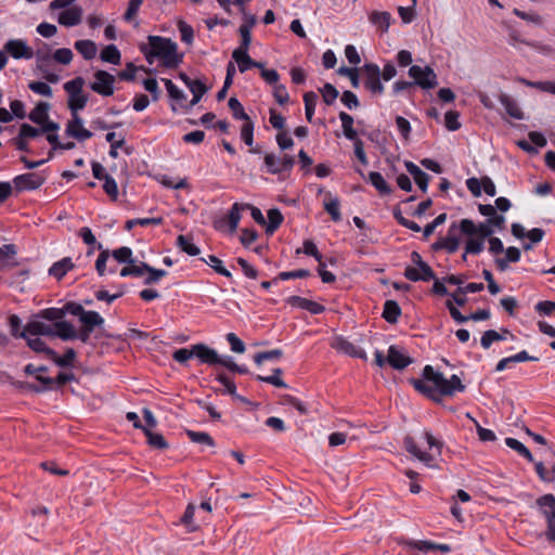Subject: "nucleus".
<instances>
[{
	"label": "nucleus",
	"mask_w": 555,
	"mask_h": 555,
	"mask_svg": "<svg viewBox=\"0 0 555 555\" xmlns=\"http://www.w3.org/2000/svg\"><path fill=\"white\" fill-rule=\"evenodd\" d=\"M139 49L150 65L158 60L166 68H177L183 62V54L178 52V44L170 38L150 35L147 42L141 43Z\"/></svg>",
	"instance_id": "1"
},
{
	"label": "nucleus",
	"mask_w": 555,
	"mask_h": 555,
	"mask_svg": "<svg viewBox=\"0 0 555 555\" xmlns=\"http://www.w3.org/2000/svg\"><path fill=\"white\" fill-rule=\"evenodd\" d=\"M85 79L77 76L72 80L64 83L63 88L68 94V108L72 115H78V112L83 109L88 103V96L82 93Z\"/></svg>",
	"instance_id": "2"
},
{
	"label": "nucleus",
	"mask_w": 555,
	"mask_h": 555,
	"mask_svg": "<svg viewBox=\"0 0 555 555\" xmlns=\"http://www.w3.org/2000/svg\"><path fill=\"white\" fill-rule=\"evenodd\" d=\"M338 117L341 121V128L345 138L353 143V152L356 157L363 166H367L369 160L364 152L363 141L359 139L358 132L353 128V117L346 112H340Z\"/></svg>",
	"instance_id": "3"
},
{
	"label": "nucleus",
	"mask_w": 555,
	"mask_h": 555,
	"mask_svg": "<svg viewBox=\"0 0 555 555\" xmlns=\"http://www.w3.org/2000/svg\"><path fill=\"white\" fill-rule=\"evenodd\" d=\"M535 505L546 522L544 532L546 540L555 543V495L552 493L543 494L537 499Z\"/></svg>",
	"instance_id": "4"
},
{
	"label": "nucleus",
	"mask_w": 555,
	"mask_h": 555,
	"mask_svg": "<svg viewBox=\"0 0 555 555\" xmlns=\"http://www.w3.org/2000/svg\"><path fill=\"white\" fill-rule=\"evenodd\" d=\"M363 85L372 94L382 95L384 86L382 83V70L375 63H365L362 68Z\"/></svg>",
	"instance_id": "5"
},
{
	"label": "nucleus",
	"mask_w": 555,
	"mask_h": 555,
	"mask_svg": "<svg viewBox=\"0 0 555 555\" xmlns=\"http://www.w3.org/2000/svg\"><path fill=\"white\" fill-rule=\"evenodd\" d=\"M408 73L413 78L414 86L424 90L434 89L438 85L437 75L430 66L411 65Z\"/></svg>",
	"instance_id": "6"
},
{
	"label": "nucleus",
	"mask_w": 555,
	"mask_h": 555,
	"mask_svg": "<svg viewBox=\"0 0 555 555\" xmlns=\"http://www.w3.org/2000/svg\"><path fill=\"white\" fill-rule=\"evenodd\" d=\"M115 76L111 73L98 69L93 74V81L89 83V88L101 96H111L115 92Z\"/></svg>",
	"instance_id": "7"
},
{
	"label": "nucleus",
	"mask_w": 555,
	"mask_h": 555,
	"mask_svg": "<svg viewBox=\"0 0 555 555\" xmlns=\"http://www.w3.org/2000/svg\"><path fill=\"white\" fill-rule=\"evenodd\" d=\"M242 207L243 206H241L240 203H234L227 216L215 220V229L220 232H228L229 234H233L236 231L242 218Z\"/></svg>",
	"instance_id": "8"
},
{
	"label": "nucleus",
	"mask_w": 555,
	"mask_h": 555,
	"mask_svg": "<svg viewBox=\"0 0 555 555\" xmlns=\"http://www.w3.org/2000/svg\"><path fill=\"white\" fill-rule=\"evenodd\" d=\"M41 172H29L14 177L13 184L17 192L35 191L46 182Z\"/></svg>",
	"instance_id": "9"
},
{
	"label": "nucleus",
	"mask_w": 555,
	"mask_h": 555,
	"mask_svg": "<svg viewBox=\"0 0 555 555\" xmlns=\"http://www.w3.org/2000/svg\"><path fill=\"white\" fill-rule=\"evenodd\" d=\"M54 330V323L50 324L46 320H42L38 318V314L36 318L31 321H29L24 330L20 333L21 338H28V336H47V337H53Z\"/></svg>",
	"instance_id": "10"
},
{
	"label": "nucleus",
	"mask_w": 555,
	"mask_h": 555,
	"mask_svg": "<svg viewBox=\"0 0 555 555\" xmlns=\"http://www.w3.org/2000/svg\"><path fill=\"white\" fill-rule=\"evenodd\" d=\"M264 165L268 172L279 175L283 171H289L295 165V158L287 154L280 157L273 153H268L264 156Z\"/></svg>",
	"instance_id": "11"
},
{
	"label": "nucleus",
	"mask_w": 555,
	"mask_h": 555,
	"mask_svg": "<svg viewBox=\"0 0 555 555\" xmlns=\"http://www.w3.org/2000/svg\"><path fill=\"white\" fill-rule=\"evenodd\" d=\"M3 49L14 60H30L34 57V50L24 39H9Z\"/></svg>",
	"instance_id": "12"
},
{
	"label": "nucleus",
	"mask_w": 555,
	"mask_h": 555,
	"mask_svg": "<svg viewBox=\"0 0 555 555\" xmlns=\"http://www.w3.org/2000/svg\"><path fill=\"white\" fill-rule=\"evenodd\" d=\"M462 233L467 236L479 235V238L483 240L491 237L494 230L491 228L488 220L476 224L470 219H462Z\"/></svg>",
	"instance_id": "13"
},
{
	"label": "nucleus",
	"mask_w": 555,
	"mask_h": 555,
	"mask_svg": "<svg viewBox=\"0 0 555 555\" xmlns=\"http://www.w3.org/2000/svg\"><path fill=\"white\" fill-rule=\"evenodd\" d=\"M65 133L79 142H83L93 135L90 130L83 127V119L79 115H72L66 124Z\"/></svg>",
	"instance_id": "14"
},
{
	"label": "nucleus",
	"mask_w": 555,
	"mask_h": 555,
	"mask_svg": "<svg viewBox=\"0 0 555 555\" xmlns=\"http://www.w3.org/2000/svg\"><path fill=\"white\" fill-rule=\"evenodd\" d=\"M179 79L183 81V83L188 87V89L193 94V98L191 102L189 103V106H185V109H191L193 106H195L203 95L207 92V87L205 83L198 79H191L185 73L179 74Z\"/></svg>",
	"instance_id": "15"
},
{
	"label": "nucleus",
	"mask_w": 555,
	"mask_h": 555,
	"mask_svg": "<svg viewBox=\"0 0 555 555\" xmlns=\"http://www.w3.org/2000/svg\"><path fill=\"white\" fill-rule=\"evenodd\" d=\"M285 302L291 307L306 310L314 315L321 314L325 311V307L323 305L297 295L289 296L286 298Z\"/></svg>",
	"instance_id": "16"
},
{
	"label": "nucleus",
	"mask_w": 555,
	"mask_h": 555,
	"mask_svg": "<svg viewBox=\"0 0 555 555\" xmlns=\"http://www.w3.org/2000/svg\"><path fill=\"white\" fill-rule=\"evenodd\" d=\"M194 358H196L201 364H207L209 366H215L220 362L217 350L202 343L194 345Z\"/></svg>",
	"instance_id": "17"
},
{
	"label": "nucleus",
	"mask_w": 555,
	"mask_h": 555,
	"mask_svg": "<svg viewBox=\"0 0 555 555\" xmlns=\"http://www.w3.org/2000/svg\"><path fill=\"white\" fill-rule=\"evenodd\" d=\"M387 363L395 370H403L412 363V359L403 352V349L391 345L388 348Z\"/></svg>",
	"instance_id": "18"
},
{
	"label": "nucleus",
	"mask_w": 555,
	"mask_h": 555,
	"mask_svg": "<svg viewBox=\"0 0 555 555\" xmlns=\"http://www.w3.org/2000/svg\"><path fill=\"white\" fill-rule=\"evenodd\" d=\"M528 137L529 141L519 140L517 142V146L530 155L538 154V147H543L547 143L545 137L541 132L531 131L529 132Z\"/></svg>",
	"instance_id": "19"
},
{
	"label": "nucleus",
	"mask_w": 555,
	"mask_h": 555,
	"mask_svg": "<svg viewBox=\"0 0 555 555\" xmlns=\"http://www.w3.org/2000/svg\"><path fill=\"white\" fill-rule=\"evenodd\" d=\"M83 10L79 5L70 7L60 12L57 22L65 27H73L81 23Z\"/></svg>",
	"instance_id": "20"
},
{
	"label": "nucleus",
	"mask_w": 555,
	"mask_h": 555,
	"mask_svg": "<svg viewBox=\"0 0 555 555\" xmlns=\"http://www.w3.org/2000/svg\"><path fill=\"white\" fill-rule=\"evenodd\" d=\"M465 386L462 384L461 378L453 374L449 379L442 375V384L438 383L436 391L442 396H453L455 392L464 391Z\"/></svg>",
	"instance_id": "21"
},
{
	"label": "nucleus",
	"mask_w": 555,
	"mask_h": 555,
	"mask_svg": "<svg viewBox=\"0 0 555 555\" xmlns=\"http://www.w3.org/2000/svg\"><path fill=\"white\" fill-rule=\"evenodd\" d=\"M162 81L166 87L170 100L175 102V104H171V109L173 112L177 111L176 104L182 108L189 106V104H186V94L180 88H178V86H176L170 79L167 78H163Z\"/></svg>",
	"instance_id": "22"
},
{
	"label": "nucleus",
	"mask_w": 555,
	"mask_h": 555,
	"mask_svg": "<svg viewBox=\"0 0 555 555\" xmlns=\"http://www.w3.org/2000/svg\"><path fill=\"white\" fill-rule=\"evenodd\" d=\"M404 447L410 454H412L418 461L424 463L427 467H433L434 455L428 452L422 451L416 444L414 438L406 436L404 438Z\"/></svg>",
	"instance_id": "23"
},
{
	"label": "nucleus",
	"mask_w": 555,
	"mask_h": 555,
	"mask_svg": "<svg viewBox=\"0 0 555 555\" xmlns=\"http://www.w3.org/2000/svg\"><path fill=\"white\" fill-rule=\"evenodd\" d=\"M499 101L503 105L506 114L516 120H522L525 115L518 105L517 101L514 100L506 93H501L499 95Z\"/></svg>",
	"instance_id": "24"
},
{
	"label": "nucleus",
	"mask_w": 555,
	"mask_h": 555,
	"mask_svg": "<svg viewBox=\"0 0 555 555\" xmlns=\"http://www.w3.org/2000/svg\"><path fill=\"white\" fill-rule=\"evenodd\" d=\"M526 361L537 362V361H539V358L530 356L526 350H521V351L517 352L516 354L501 359L496 363L495 372L504 371L511 363H519V362H526Z\"/></svg>",
	"instance_id": "25"
},
{
	"label": "nucleus",
	"mask_w": 555,
	"mask_h": 555,
	"mask_svg": "<svg viewBox=\"0 0 555 555\" xmlns=\"http://www.w3.org/2000/svg\"><path fill=\"white\" fill-rule=\"evenodd\" d=\"M53 337H57L64 341L76 340V328L65 320L54 323Z\"/></svg>",
	"instance_id": "26"
},
{
	"label": "nucleus",
	"mask_w": 555,
	"mask_h": 555,
	"mask_svg": "<svg viewBox=\"0 0 555 555\" xmlns=\"http://www.w3.org/2000/svg\"><path fill=\"white\" fill-rule=\"evenodd\" d=\"M405 168L408 172L413 177L415 183L418 185V188L426 192L428 189V182H429V176L423 171L417 165H415L413 162H405Z\"/></svg>",
	"instance_id": "27"
},
{
	"label": "nucleus",
	"mask_w": 555,
	"mask_h": 555,
	"mask_svg": "<svg viewBox=\"0 0 555 555\" xmlns=\"http://www.w3.org/2000/svg\"><path fill=\"white\" fill-rule=\"evenodd\" d=\"M36 379L40 383L39 386L26 382V383H20L18 387L29 390V391H33V392H36V393H40V392H44V391L54 389V379L52 377L36 375Z\"/></svg>",
	"instance_id": "28"
},
{
	"label": "nucleus",
	"mask_w": 555,
	"mask_h": 555,
	"mask_svg": "<svg viewBox=\"0 0 555 555\" xmlns=\"http://www.w3.org/2000/svg\"><path fill=\"white\" fill-rule=\"evenodd\" d=\"M513 336L511 332L506 328L502 330V333H499L494 330L485 331L480 338V345L483 349H489L493 343L502 341L507 339V336Z\"/></svg>",
	"instance_id": "29"
},
{
	"label": "nucleus",
	"mask_w": 555,
	"mask_h": 555,
	"mask_svg": "<svg viewBox=\"0 0 555 555\" xmlns=\"http://www.w3.org/2000/svg\"><path fill=\"white\" fill-rule=\"evenodd\" d=\"M74 48L86 61L93 60L98 53L95 42L89 39L77 40L74 43Z\"/></svg>",
	"instance_id": "30"
},
{
	"label": "nucleus",
	"mask_w": 555,
	"mask_h": 555,
	"mask_svg": "<svg viewBox=\"0 0 555 555\" xmlns=\"http://www.w3.org/2000/svg\"><path fill=\"white\" fill-rule=\"evenodd\" d=\"M74 268V263L69 257L62 258L61 260L54 262L49 268V275L55 278L56 280L63 279L68 271Z\"/></svg>",
	"instance_id": "31"
},
{
	"label": "nucleus",
	"mask_w": 555,
	"mask_h": 555,
	"mask_svg": "<svg viewBox=\"0 0 555 555\" xmlns=\"http://www.w3.org/2000/svg\"><path fill=\"white\" fill-rule=\"evenodd\" d=\"M336 349L339 351H343L344 353H346L350 357H353V358H358V359L366 358V353L361 347H359L344 338H339L337 340Z\"/></svg>",
	"instance_id": "32"
},
{
	"label": "nucleus",
	"mask_w": 555,
	"mask_h": 555,
	"mask_svg": "<svg viewBox=\"0 0 555 555\" xmlns=\"http://www.w3.org/2000/svg\"><path fill=\"white\" fill-rule=\"evenodd\" d=\"M327 199L324 202V210L331 216L334 222L341 220L340 202L337 196H333L330 192L326 193Z\"/></svg>",
	"instance_id": "33"
},
{
	"label": "nucleus",
	"mask_w": 555,
	"mask_h": 555,
	"mask_svg": "<svg viewBox=\"0 0 555 555\" xmlns=\"http://www.w3.org/2000/svg\"><path fill=\"white\" fill-rule=\"evenodd\" d=\"M76 358V351L73 348L66 349L63 356H59L54 350H49L51 359L60 367H69Z\"/></svg>",
	"instance_id": "34"
},
{
	"label": "nucleus",
	"mask_w": 555,
	"mask_h": 555,
	"mask_svg": "<svg viewBox=\"0 0 555 555\" xmlns=\"http://www.w3.org/2000/svg\"><path fill=\"white\" fill-rule=\"evenodd\" d=\"M382 315L388 323H397L399 317L401 315V308L399 304L396 300H386Z\"/></svg>",
	"instance_id": "35"
},
{
	"label": "nucleus",
	"mask_w": 555,
	"mask_h": 555,
	"mask_svg": "<svg viewBox=\"0 0 555 555\" xmlns=\"http://www.w3.org/2000/svg\"><path fill=\"white\" fill-rule=\"evenodd\" d=\"M50 104L48 102H39L28 115V118L37 124L41 125L47 121L49 117Z\"/></svg>",
	"instance_id": "36"
},
{
	"label": "nucleus",
	"mask_w": 555,
	"mask_h": 555,
	"mask_svg": "<svg viewBox=\"0 0 555 555\" xmlns=\"http://www.w3.org/2000/svg\"><path fill=\"white\" fill-rule=\"evenodd\" d=\"M79 321L83 324V327L91 330L102 327L105 323L104 318L99 312L92 310H87Z\"/></svg>",
	"instance_id": "37"
},
{
	"label": "nucleus",
	"mask_w": 555,
	"mask_h": 555,
	"mask_svg": "<svg viewBox=\"0 0 555 555\" xmlns=\"http://www.w3.org/2000/svg\"><path fill=\"white\" fill-rule=\"evenodd\" d=\"M142 268L145 269L146 276L143 280L144 285L156 284L168 274L166 270L156 269L146 262H142Z\"/></svg>",
	"instance_id": "38"
},
{
	"label": "nucleus",
	"mask_w": 555,
	"mask_h": 555,
	"mask_svg": "<svg viewBox=\"0 0 555 555\" xmlns=\"http://www.w3.org/2000/svg\"><path fill=\"white\" fill-rule=\"evenodd\" d=\"M370 22L378 27L383 33H387L390 26L391 15L389 12L374 11L370 15Z\"/></svg>",
	"instance_id": "39"
},
{
	"label": "nucleus",
	"mask_w": 555,
	"mask_h": 555,
	"mask_svg": "<svg viewBox=\"0 0 555 555\" xmlns=\"http://www.w3.org/2000/svg\"><path fill=\"white\" fill-rule=\"evenodd\" d=\"M369 181L380 195H389L392 192V189L388 185L382 173L377 171L369 172Z\"/></svg>",
	"instance_id": "40"
},
{
	"label": "nucleus",
	"mask_w": 555,
	"mask_h": 555,
	"mask_svg": "<svg viewBox=\"0 0 555 555\" xmlns=\"http://www.w3.org/2000/svg\"><path fill=\"white\" fill-rule=\"evenodd\" d=\"M232 59L237 63L241 73H245L256 65V61L249 56L248 51H233Z\"/></svg>",
	"instance_id": "41"
},
{
	"label": "nucleus",
	"mask_w": 555,
	"mask_h": 555,
	"mask_svg": "<svg viewBox=\"0 0 555 555\" xmlns=\"http://www.w3.org/2000/svg\"><path fill=\"white\" fill-rule=\"evenodd\" d=\"M460 247V240H452L444 236L439 237L433 245L434 250H446L448 254H454Z\"/></svg>",
	"instance_id": "42"
},
{
	"label": "nucleus",
	"mask_w": 555,
	"mask_h": 555,
	"mask_svg": "<svg viewBox=\"0 0 555 555\" xmlns=\"http://www.w3.org/2000/svg\"><path fill=\"white\" fill-rule=\"evenodd\" d=\"M100 57L103 62L109 63L113 65L120 64L121 61V54L118 48L115 44H108L106 46L100 54Z\"/></svg>",
	"instance_id": "43"
},
{
	"label": "nucleus",
	"mask_w": 555,
	"mask_h": 555,
	"mask_svg": "<svg viewBox=\"0 0 555 555\" xmlns=\"http://www.w3.org/2000/svg\"><path fill=\"white\" fill-rule=\"evenodd\" d=\"M202 260L211 269H214V271L217 272L218 274L225 276L228 279L232 278V273L223 266L222 260L219 259L217 256L208 255L207 258H202Z\"/></svg>",
	"instance_id": "44"
},
{
	"label": "nucleus",
	"mask_w": 555,
	"mask_h": 555,
	"mask_svg": "<svg viewBox=\"0 0 555 555\" xmlns=\"http://www.w3.org/2000/svg\"><path fill=\"white\" fill-rule=\"evenodd\" d=\"M282 374H283L282 369L275 367L273 370L272 375H269V376L255 375V378L259 382L273 385L278 388H287V384L281 378Z\"/></svg>",
	"instance_id": "45"
},
{
	"label": "nucleus",
	"mask_w": 555,
	"mask_h": 555,
	"mask_svg": "<svg viewBox=\"0 0 555 555\" xmlns=\"http://www.w3.org/2000/svg\"><path fill=\"white\" fill-rule=\"evenodd\" d=\"M505 444L512 450L516 451L522 457L527 459L529 462H533V456L530 450L516 438H505Z\"/></svg>",
	"instance_id": "46"
},
{
	"label": "nucleus",
	"mask_w": 555,
	"mask_h": 555,
	"mask_svg": "<svg viewBox=\"0 0 555 555\" xmlns=\"http://www.w3.org/2000/svg\"><path fill=\"white\" fill-rule=\"evenodd\" d=\"M177 246L185 254H188L189 256H197L199 255L201 253V249L199 247H197L191 238L184 236V235H179L177 237Z\"/></svg>",
	"instance_id": "47"
},
{
	"label": "nucleus",
	"mask_w": 555,
	"mask_h": 555,
	"mask_svg": "<svg viewBox=\"0 0 555 555\" xmlns=\"http://www.w3.org/2000/svg\"><path fill=\"white\" fill-rule=\"evenodd\" d=\"M283 216L281 211L278 208H271L268 211V220L269 223L267 224L266 232L268 234H273L276 229L281 225L283 222Z\"/></svg>",
	"instance_id": "48"
},
{
	"label": "nucleus",
	"mask_w": 555,
	"mask_h": 555,
	"mask_svg": "<svg viewBox=\"0 0 555 555\" xmlns=\"http://www.w3.org/2000/svg\"><path fill=\"white\" fill-rule=\"evenodd\" d=\"M143 433L145 434V436L147 438V443L152 448H155V449H158V450H164V449L168 448V443L165 440V438L163 437V435L157 434V433H153L149 428H143Z\"/></svg>",
	"instance_id": "49"
},
{
	"label": "nucleus",
	"mask_w": 555,
	"mask_h": 555,
	"mask_svg": "<svg viewBox=\"0 0 555 555\" xmlns=\"http://www.w3.org/2000/svg\"><path fill=\"white\" fill-rule=\"evenodd\" d=\"M305 102V114L308 121L312 120V117L315 113V106L318 102V95L313 91L306 92L304 94Z\"/></svg>",
	"instance_id": "50"
},
{
	"label": "nucleus",
	"mask_w": 555,
	"mask_h": 555,
	"mask_svg": "<svg viewBox=\"0 0 555 555\" xmlns=\"http://www.w3.org/2000/svg\"><path fill=\"white\" fill-rule=\"evenodd\" d=\"M114 259L119 263L132 264L135 262L132 254V249L127 246L119 247L114 249L112 253Z\"/></svg>",
	"instance_id": "51"
},
{
	"label": "nucleus",
	"mask_w": 555,
	"mask_h": 555,
	"mask_svg": "<svg viewBox=\"0 0 555 555\" xmlns=\"http://www.w3.org/2000/svg\"><path fill=\"white\" fill-rule=\"evenodd\" d=\"M229 108L232 112L233 118L237 120H248L250 117L246 114L242 103L237 98L231 96L228 102Z\"/></svg>",
	"instance_id": "52"
},
{
	"label": "nucleus",
	"mask_w": 555,
	"mask_h": 555,
	"mask_svg": "<svg viewBox=\"0 0 555 555\" xmlns=\"http://www.w3.org/2000/svg\"><path fill=\"white\" fill-rule=\"evenodd\" d=\"M64 317L65 311H63V308H47L38 313V318L54 323L62 321Z\"/></svg>",
	"instance_id": "53"
},
{
	"label": "nucleus",
	"mask_w": 555,
	"mask_h": 555,
	"mask_svg": "<svg viewBox=\"0 0 555 555\" xmlns=\"http://www.w3.org/2000/svg\"><path fill=\"white\" fill-rule=\"evenodd\" d=\"M422 376L426 382L433 384L434 389H436L438 383L442 384V373L436 371L431 365L424 366Z\"/></svg>",
	"instance_id": "54"
},
{
	"label": "nucleus",
	"mask_w": 555,
	"mask_h": 555,
	"mask_svg": "<svg viewBox=\"0 0 555 555\" xmlns=\"http://www.w3.org/2000/svg\"><path fill=\"white\" fill-rule=\"evenodd\" d=\"M255 124L251 119L245 120L241 128V139L248 146L254 144Z\"/></svg>",
	"instance_id": "55"
},
{
	"label": "nucleus",
	"mask_w": 555,
	"mask_h": 555,
	"mask_svg": "<svg viewBox=\"0 0 555 555\" xmlns=\"http://www.w3.org/2000/svg\"><path fill=\"white\" fill-rule=\"evenodd\" d=\"M28 347L35 352H42L49 358V350H52L39 336H28L25 338Z\"/></svg>",
	"instance_id": "56"
},
{
	"label": "nucleus",
	"mask_w": 555,
	"mask_h": 555,
	"mask_svg": "<svg viewBox=\"0 0 555 555\" xmlns=\"http://www.w3.org/2000/svg\"><path fill=\"white\" fill-rule=\"evenodd\" d=\"M296 254H305L307 256L313 257L317 261H321V253L319 251L314 242L311 240H306L302 244V247L297 248Z\"/></svg>",
	"instance_id": "57"
},
{
	"label": "nucleus",
	"mask_w": 555,
	"mask_h": 555,
	"mask_svg": "<svg viewBox=\"0 0 555 555\" xmlns=\"http://www.w3.org/2000/svg\"><path fill=\"white\" fill-rule=\"evenodd\" d=\"M283 352L281 349H272L268 351L258 352L254 356L256 364L260 365L263 361H274L282 357Z\"/></svg>",
	"instance_id": "58"
},
{
	"label": "nucleus",
	"mask_w": 555,
	"mask_h": 555,
	"mask_svg": "<svg viewBox=\"0 0 555 555\" xmlns=\"http://www.w3.org/2000/svg\"><path fill=\"white\" fill-rule=\"evenodd\" d=\"M250 25H241L238 33L241 35V44L234 51H248L251 42Z\"/></svg>",
	"instance_id": "59"
},
{
	"label": "nucleus",
	"mask_w": 555,
	"mask_h": 555,
	"mask_svg": "<svg viewBox=\"0 0 555 555\" xmlns=\"http://www.w3.org/2000/svg\"><path fill=\"white\" fill-rule=\"evenodd\" d=\"M216 380L223 386V389L220 390V392L222 395H229V396L235 395L236 385L232 379H230L227 376V374H224V373L217 374Z\"/></svg>",
	"instance_id": "60"
},
{
	"label": "nucleus",
	"mask_w": 555,
	"mask_h": 555,
	"mask_svg": "<svg viewBox=\"0 0 555 555\" xmlns=\"http://www.w3.org/2000/svg\"><path fill=\"white\" fill-rule=\"evenodd\" d=\"M194 358V345L188 348H180L173 351L172 359L182 365H188V361Z\"/></svg>",
	"instance_id": "61"
},
{
	"label": "nucleus",
	"mask_w": 555,
	"mask_h": 555,
	"mask_svg": "<svg viewBox=\"0 0 555 555\" xmlns=\"http://www.w3.org/2000/svg\"><path fill=\"white\" fill-rule=\"evenodd\" d=\"M320 92L322 94L323 101L327 105H332L339 95L338 90L330 82H326L323 88L320 89Z\"/></svg>",
	"instance_id": "62"
},
{
	"label": "nucleus",
	"mask_w": 555,
	"mask_h": 555,
	"mask_svg": "<svg viewBox=\"0 0 555 555\" xmlns=\"http://www.w3.org/2000/svg\"><path fill=\"white\" fill-rule=\"evenodd\" d=\"M103 190L113 199L116 201L118 197V185L116 180L111 176L104 177Z\"/></svg>",
	"instance_id": "63"
},
{
	"label": "nucleus",
	"mask_w": 555,
	"mask_h": 555,
	"mask_svg": "<svg viewBox=\"0 0 555 555\" xmlns=\"http://www.w3.org/2000/svg\"><path fill=\"white\" fill-rule=\"evenodd\" d=\"M460 114L456 111H448L444 115V126L449 131H456L461 128Z\"/></svg>",
	"instance_id": "64"
}]
</instances>
